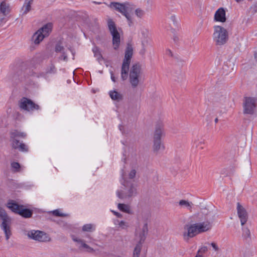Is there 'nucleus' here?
I'll return each instance as SVG.
<instances>
[{
    "mask_svg": "<svg viewBox=\"0 0 257 257\" xmlns=\"http://www.w3.org/2000/svg\"><path fill=\"white\" fill-rule=\"evenodd\" d=\"M208 244L212 248V249H211V248H209V249L212 250V251L215 252H217L219 251L220 248L216 242L212 241L208 243Z\"/></svg>",
    "mask_w": 257,
    "mask_h": 257,
    "instance_id": "nucleus-30",
    "label": "nucleus"
},
{
    "mask_svg": "<svg viewBox=\"0 0 257 257\" xmlns=\"http://www.w3.org/2000/svg\"><path fill=\"white\" fill-rule=\"evenodd\" d=\"M53 214L56 216H63L65 215L64 214L60 213L59 211L58 210L54 211Z\"/></svg>",
    "mask_w": 257,
    "mask_h": 257,
    "instance_id": "nucleus-40",
    "label": "nucleus"
},
{
    "mask_svg": "<svg viewBox=\"0 0 257 257\" xmlns=\"http://www.w3.org/2000/svg\"><path fill=\"white\" fill-rule=\"evenodd\" d=\"M118 208L123 212L126 213H130V206L125 204L119 203L118 204Z\"/></svg>",
    "mask_w": 257,
    "mask_h": 257,
    "instance_id": "nucleus-29",
    "label": "nucleus"
},
{
    "mask_svg": "<svg viewBox=\"0 0 257 257\" xmlns=\"http://www.w3.org/2000/svg\"><path fill=\"white\" fill-rule=\"evenodd\" d=\"M237 211L239 218L240 219L241 224L244 225L248 219V214L245 209L240 203L237 204Z\"/></svg>",
    "mask_w": 257,
    "mask_h": 257,
    "instance_id": "nucleus-18",
    "label": "nucleus"
},
{
    "mask_svg": "<svg viewBox=\"0 0 257 257\" xmlns=\"http://www.w3.org/2000/svg\"><path fill=\"white\" fill-rule=\"evenodd\" d=\"M148 228L147 223H145L143 225L136 230L135 239L138 242L137 243L142 244L146 238L148 234Z\"/></svg>",
    "mask_w": 257,
    "mask_h": 257,
    "instance_id": "nucleus-14",
    "label": "nucleus"
},
{
    "mask_svg": "<svg viewBox=\"0 0 257 257\" xmlns=\"http://www.w3.org/2000/svg\"><path fill=\"white\" fill-rule=\"evenodd\" d=\"M109 96L112 100L116 101H119L122 98V95L115 90L110 91Z\"/></svg>",
    "mask_w": 257,
    "mask_h": 257,
    "instance_id": "nucleus-24",
    "label": "nucleus"
},
{
    "mask_svg": "<svg viewBox=\"0 0 257 257\" xmlns=\"http://www.w3.org/2000/svg\"><path fill=\"white\" fill-rule=\"evenodd\" d=\"M218 118H216L215 119V123H217V122H218Z\"/></svg>",
    "mask_w": 257,
    "mask_h": 257,
    "instance_id": "nucleus-43",
    "label": "nucleus"
},
{
    "mask_svg": "<svg viewBox=\"0 0 257 257\" xmlns=\"http://www.w3.org/2000/svg\"><path fill=\"white\" fill-rule=\"evenodd\" d=\"M72 239L74 241L76 242V246L81 249L82 247L83 246V244H84L85 242L80 239H79L74 236H72Z\"/></svg>",
    "mask_w": 257,
    "mask_h": 257,
    "instance_id": "nucleus-32",
    "label": "nucleus"
},
{
    "mask_svg": "<svg viewBox=\"0 0 257 257\" xmlns=\"http://www.w3.org/2000/svg\"><path fill=\"white\" fill-rule=\"evenodd\" d=\"M242 237L246 241H249L251 240V234L248 228H243L242 229Z\"/></svg>",
    "mask_w": 257,
    "mask_h": 257,
    "instance_id": "nucleus-26",
    "label": "nucleus"
},
{
    "mask_svg": "<svg viewBox=\"0 0 257 257\" xmlns=\"http://www.w3.org/2000/svg\"><path fill=\"white\" fill-rule=\"evenodd\" d=\"M52 25L51 24H47L38 29L33 35L31 41L33 44L38 45L46 37H47L52 31Z\"/></svg>",
    "mask_w": 257,
    "mask_h": 257,
    "instance_id": "nucleus-6",
    "label": "nucleus"
},
{
    "mask_svg": "<svg viewBox=\"0 0 257 257\" xmlns=\"http://www.w3.org/2000/svg\"><path fill=\"white\" fill-rule=\"evenodd\" d=\"M0 12L4 15L6 16L9 13V7L5 2H2L0 5Z\"/></svg>",
    "mask_w": 257,
    "mask_h": 257,
    "instance_id": "nucleus-28",
    "label": "nucleus"
},
{
    "mask_svg": "<svg viewBox=\"0 0 257 257\" xmlns=\"http://www.w3.org/2000/svg\"><path fill=\"white\" fill-rule=\"evenodd\" d=\"M212 39L217 46H223L228 40L229 32L226 28L221 25H215L213 27Z\"/></svg>",
    "mask_w": 257,
    "mask_h": 257,
    "instance_id": "nucleus-4",
    "label": "nucleus"
},
{
    "mask_svg": "<svg viewBox=\"0 0 257 257\" xmlns=\"http://www.w3.org/2000/svg\"><path fill=\"white\" fill-rule=\"evenodd\" d=\"M12 146L14 149H19L21 151H26L27 149L25 144L21 143L16 139H12Z\"/></svg>",
    "mask_w": 257,
    "mask_h": 257,
    "instance_id": "nucleus-22",
    "label": "nucleus"
},
{
    "mask_svg": "<svg viewBox=\"0 0 257 257\" xmlns=\"http://www.w3.org/2000/svg\"><path fill=\"white\" fill-rule=\"evenodd\" d=\"M170 20L174 23L176 24L178 22V19L176 17V16L173 15L170 17Z\"/></svg>",
    "mask_w": 257,
    "mask_h": 257,
    "instance_id": "nucleus-39",
    "label": "nucleus"
},
{
    "mask_svg": "<svg viewBox=\"0 0 257 257\" xmlns=\"http://www.w3.org/2000/svg\"><path fill=\"white\" fill-rule=\"evenodd\" d=\"M26 136V134L23 132H18L17 131H14L12 132L11 134V139H16L17 138H25Z\"/></svg>",
    "mask_w": 257,
    "mask_h": 257,
    "instance_id": "nucleus-27",
    "label": "nucleus"
},
{
    "mask_svg": "<svg viewBox=\"0 0 257 257\" xmlns=\"http://www.w3.org/2000/svg\"><path fill=\"white\" fill-rule=\"evenodd\" d=\"M235 1H236V2L238 3V2H241L242 0H235Z\"/></svg>",
    "mask_w": 257,
    "mask_h": 257,
    "instance_id": "nucleus-45",
    "label": "nucleus"
},
{
    "mask_svg": "<svg viewBox=\"0 0 257 257\" xmlns=\"http://www.w3.org/2000/svg\"><path fill=\"white\" fill-rule=\"evenodd\" d=\"M211 228L212 225L209 221L188 223L184 226L182 236L183 239L187 241L199 234L210 230Z\"/></svg>",
    "mask_w": 257,
    "mask_h": 257,
    "instance_id": "nucleus-1",
    "label": "nucleus"
},
{
    "mask_svg": "<svg viewBox=\"0 0 257 257\" xmlns=\"http://www.w3.org/2000/svg\"><path fill=\"white\" fill-rule=\"evenodd\" d=\"M32 3L33 0H25L20 11V13L22 16L26 15L31 11Z\"/></svg>",
    "mask_w": 257,
    "mask_h": 257,
    "instance_id": "nucleus-20",
    "label": "nucleus"
},
{
    "mask_svg": "<svg viewBox=\"0 0 257 257\" xmlns=\"http://www.w3.org/2000/svg\"><path fill=\"white\" fill-rule=\"evenodd\" d=\"M108 6L111 9L114 10L123 15L127 19L129 25L133 23V15L132 13L133 6L128 3H120L111 2Z\"/></svg>",
    "mask_w": 257,
    "mask_h": 257,
    "instance_id": "nucleus-3",
    "label": "nucleus"
},
{
    "mask_svg": "<svg viewBox=\"0 0 257 257\" xmlns=\"http://www.w3.org/2000/svg\"><path fill=\"white\" fill-rule=\"evenodd\" d=\"M142 249V244L137 243L133 252V257H139Z\"/></svg>",
    "mask_w": 257,
    "mask_h": 257,
    "instance_id": "nucleus-31",
    "label": "nucleus"
},
{
    "mask_svg": "<svg viewBox=\"0 0 257 257\" xmlns=\"http://www.w3.org/2000/svg\"><path fill=\"white\" fill-rule=\"evenodd\" d=\"M82 229L84 231H91L93 229V225L90 224L84 225Z\"/></svg>",
    "mask_w": 257,
    "mask_h": 257,
    "instance_id": "nucleus-36",
    "label": "nucleus"
},
{
    "mask_svg": "<svg viewBox=\"0 0 257 257\" xmlns=\"http://www.w3.org/2000/svg\"><path fill=\"white\" fill-rule=\"evenodd\" d=\"M107 27L110 35L112 36V46L114 49L118 48L120 43V32L116 28L113 20L108 18L107 19Z\"/></svg>",
    "mask_w": 257,
    "mask_h": 257,
    "instance_id": "nucleus-7",
    "label": "nucleus"
},
{
    "mask_svg": "<svg viewBox=\"0 0 257 257\" xmlns=\"http://www.w3.org/2000/svg\"><path fill=\"white\" fill-rule=\"evenodd\" d=\"M153 149L155 152H158L159 151L164 149L162 140L153 139Z\"/></svg>",
    "mask_w": 257,
    "mask_h": 257,
    "instance_id": "nucleus-23",
    "label": "nucleus"
},
{
    "mask_svg": "<svg viewBox=\"0 0 257 257\" xmlns=\"http://www.w3.org/2000/svg\"><path fill=\"white\" fill-rule=\"evenodd\" d=\"M165 136L164 124L162 121L156 122L153 132V139L162 140Z\"/></svg>",
    "mask_w": 257,
    "mask_h": 257,
    "instance_id": "nucleus-17",
    "label": "nucleus"
},
{
    "mask_svg": "<svg viewBox=\"0 0 257 257\" xmlns=\"http://www.w3.org/2000/svg\"><path fill=\"white\" fill-rule=\"evenodd\" d=\"M118 226L121 228L124 229L127 227V223L124 221H118Z\"/></svg>",
    "mask_w": 257,
    "mask_h": 257,
    "instance_id": "nucleus-37",
    "label": "nucleus"
},
{
    "mask_svg": "<svg viewBox=\"0 0 257 257\" xmlns=\"http://www.w3.org/2000/svg\"><path fill=\"white\" fill-rule=\"evenodd\" d=\"M137 193V185L131 182H123L121 188L116 191L117 197L123 200H130Z\"/></svg>",
    "mask_w": 257,
    "mask_h": 257,
    "instance_id": "nucleus-2",
    "label": "nucleus"
},
{
    "mask_svg": "<svg viewBox=\"0 0 257 257\" xmlns=\"http://www.w3.org/2000/svg\"><path fill=\"white\" fill-rule=\"evenodd\" d=\"M55 50L56 52H61L64 50L63 47L60 44L56 45Z\"/></svg>",
    "mask_w": 257,
    "mask_h": 257,
    "instance_id": "nucleus-38",
    "label": "nucleus"
},
{
    "mask_svg": "<svg viewBox=\"0 0 257 257\" xmlns=\"http://www.w3.org/2000/svg\"><path fill=\"white\" fill-rule=\"evenodd\" d=\"M195 257H199V256H197H197H196Z\"/></svg>",
    "mask_w": 257,
    "mask_h": 257,
    "instance_id": "nucleus-46",
    "label": "nucleus"
},
{
    "mask_svg": "<svg viewBox=\"0 0 257 257\" xmlns=\"http://www.w3.org/2000/svg\"><path fill=\"white\" fill-rule=\"evenodd\" d=\"M12 171L14 172H20L21 169V166L19 163L16 162H13L11 164Z\"/></svg>",
    "mask_w": 257,
    "mask_h": 257,
    "instance_id": "nucleus-34",
    "label": "nucleus"
},
{
    "mask_svg": "<svg viewBox=\"0 0 257 257\" xmlns=\"http://www.w3.org/2000/svg\"><path fill=\"white\" fill-rule=\"evenodd\" d=\"M201 250L202 252H205V251H206L208 250V248H207V247L204 246L201 248Z\"/></svg>",
    "mask_w": 257,
    "mask_h": 257,
    "instance_id": "nucleus-41",
    "label": "nucleus"
},
{
    "mask_svg": "<svg viewBox=\"0 0 257 257\" xmlns=\"http://www.w3.org/2000/svg\"><path fill=\"white\" fill-rule=\"evenodd\" d=\"M0 217L2 220L1 228L4 230L6 238L8 240L12 234L10 228L11 219L7 215L6 211L0 209Z\"/></svg>",
    "mask_w": 257,
    "mask_h": 257,
    "instance_id": "nucleus-11",
    "label": "nucleus"
},
{
    "mask_svg": "<svg viewBox=\"0 0 257 257\" xmlns=\"http://www.w3.org/2000/svg\"><path fill=\"white\" fill-rule=\"evenodd\" d=\"M28 236L34 240L39 241H49L50 237L44 232L39 230H32L28 233Z\"/></svg>",
    "mask_w": 257,
    "mask_h": 257,
    "instance_id": "nucleus-15",
    "label": "nucleus"
},
{
    "mask_svg": "<svg viewBox=\"0 0 257 257\" xmlns=\"http://www.w3.org/2000/svg\"><path fill=\"white\" fill-rule=\"evenodd\" d=\"M256 107V101L254 98L246 97L244 98L243 102L244 113L252 114L255 112Z\"/></svg>",
    "mask_w": 257,
    "mask_h": 257,
    "instance_id": "nucleus-13",
    "label": "nucleus"
},
{
    "mask_svg": "<svg viewBox=\"0 0 257 257\" xmlns=\"http://www.w3.org/2000/svg\"><path fill=\"white\" fill-rule=\"evenodd\" d=\"M138 36L141 40L142 48L139 51L141 55H144L146 53V47L150 44V37L149 30L145 28H141L139 30Z\"/></svg>",
    "mask_w": 257,
    "mask_h": 257,
    "instance_id": "nucleus-10",
    "label": "nucleus"
},
{
    "mask_svg": "<svg viewBox=\"0 0 257 257\" xmlns=\"http://www.w3.org/2000/svg\"><path fill=\"white\" fill-rule=\"evenodd\" d=\"M135 15L138 18L141 19L145 15V12L143 10L140 8L136 9L134 11Z\"/></svg>",
    "mask_w": 257,
    "mask_h": 257,
    "instance_id": "nucleus-33",
    "label": "nucleus"
},
{
    "mask_svg": "<svg viewBox=\"0 0 257 257\" xmlns=\"http://www.w3.org/2000/svg\"><path fill=\"white\" fill-rule=\"evenodd\" d=\"M111 79L113 81H115L114 78L113 76H111Z\"/></svg>",
    "mask_w": 257,
    "mask_h": 257,
    "instance_id": "nucleus-44",
    "label": "nucleus"
},
{
    "mask_svg": "<svg viewBox=\"0 0 257 257\" xmlns=\"http://www.w3.org/2000/svg\"><path fill=\"white\" fill-rule=\"evenodd\" d=\"M7 207L15 213L20 214L25 218H29L32 215V212L29 209L25 208L23 205H20L14 201L8 202Z\"/></svg>",
    "mask_w": 257,
    "mask_h": 257,
    "instance_id": "nucleus-9",
    "label": "nucleus"
},
{
    "mask_svg": "<svg viewBox=\"0 0 257 257\" xmlns=\"http://www.w3.org/2000/svg\"><path fill=\"white\" fill-rule=\"evenodd\" d=\"M214 20L215 22L222 23L226 21V12L224 8H220L215 12Z\"/></svg>",
    "mask_w": 257,
    "mask_h": 257,
    "instance_id": "nucleus-19",
    "label": "nucleus"
},
{
    "mask_svg": "<svg viewBox=\"0 0 257 257\" xmlns=\"http://www.w3.org/2000/svg\"><path fill=\"white\" fill-rule=\"evenodd\" d=\"M215 211L214 208L211 206L202 208L198 213V217L201 220H205V221H209L212 224L215 215Z\"/></svg>",
    "mask_w": 257,
    "mask_h": 257,
    "instance_id": "nucleus-12",
    "label": "nucleus"
},
{
    "mask_svg": "<svg viewBox=\"0 0 257 257\" xmlns=\"http://www.w3.org/2000/svg\"><path fill=\"white\" fill-rule=\"evenodd\" d=\"M81 250L86 251L90 253H93L94 252V250L85 243L83 244Z\"/></svg>",
    "mask_w": 257,
    "mask_h": 257,
    "instance_id": "nucleus-35",
    "label": "nucleus"
},
{
    "mask_svg": "<svg viewBox=\"0 0 257 257\" xmlns=\"http://www.w3.org/2000/svg\"><path fill=\"white\" fill-rule=\"evenodd\" d=\"M141 66L136 64L132 66L129 74V81L133 88L137 87L143 82Z\"/></svg>",
    "mask_w": 257,
    "mask_h": 257,
    "instance_id": "nucleus-5",
    "label": "nucleus"
},
{
    "mask_svg": "<svg viewBox=\"0 0 257 257\" xmlns=\"http://www.w3.org/2000/svg\"><path fill=\"white\" fill-rule=\"evenodd\" d=\"M133 47L131 44H127L124 54V58L121 67V78L125 80L127 78V73L129 69L131 59L133 55Z\"/></svg>",
    "mask_w": 257,
    "mask_h": 257,
    "instance_id": "nucleus-8",
    "label": "nucleus"
},
{
    "mask_svg": "<svg viewBox=\"0 0 257 257\" xmlns=\"http://www.w3.org/2000/svg\"><path fill=\"white\" fill-rule=\"evenodd\" d=\"M113 213L117 217H121V215L120 213H119L118 212H113Z\"/></svg>",
    "mask_w": 257,
    "mask_h": 257,
    "instance_id": "nucleus-42",
    "label": "nucleus"
},
{
    "mask_svg": "<svg viewBox=\"0 0 257 257\" xmlns=\"http://www.w3.org/2000/svg\"><path fill=\"white\" fill-rule=\"evenodd\" d=\"M19 106L21 109L27 111L39 109V106L38 105L35 104L31 100L26 98H23L20 100Z\"/></svg>",
    "mask_w": 257,
    "mask_h": 257,
    "instance_id": "nucleus-16",
    "label": "nucleus"
},
{
    "mask_svg": "<svg viewBox=\"0 0 257 257\" xmlns=\"http://www.w3.org/2000/svg\"><path fill=\"white\" fill-rule=\"evenodd\" d=\"M136 175V171L135 169H131L127 172H124L122 174L123 182H129L128 179H133Z\"/></svg>",
    "mask_w": 257,
    "mask_h": 257,
    "instance_id": "nucleus-21",
    "label": "nucleus"
},
{
    "mask_svg": "<svg viewBox=\"0 0 257 257\" xmlns=\"http://www.w3.org/2000/svg\"><path fill=\"white\" fill-rule=\"evenodd\" d=\"M178 204L180 207H185L188 209H191L193 205V203L191 202L186 200H180L178 202Z\"/></svg>",
    "mask_w": 257,
    "mask_h": 257,
    "instance_id": "nucleus-25",
    "label": "nucleus"
}]
</instances>
